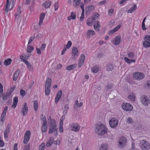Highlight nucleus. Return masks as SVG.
<instances>
[{"mask_svg":"<svg viewBox=\"0 0 150 150\" xmlns=\"http://www.w3.org/2000/svg\"><path fill=\"white\" fill-rule=\"evenodd\" d=\"M54 139L52 137L50 138L49 140H48L46 144V146L47 147L50 146L54 142Z\"/></svg>","mask_w":150,"mask_h":150,"instance_id":"aec40b11","label":"nucleus"},{"mask_svg":"<svg viewBox=\"0 0 150 150\" xmlns=\"http://www.w3.org/2000/svg\"><path fill=\"white\" fill-rule=\"evenodd\" d=\"M20 93L21 96L23 97L25 96L26 94V93L25 91L23 90V89H21V90Z\"/></svg>","mask_w":150,"mask_h":150,"instance_id":"3c124183","label":"nucleus"},{"mask_svg":"<svg viewBox=\"0 0 150 150\" xmlns=\"http://www.w3.org/2000/svg\"><path fill=\"white\" fill-rule=\"evenodd\" d=\"M58 2H56L55 3L54 7V10L55 11L57 10L58 8Z\"/></svg>","mask_w":150,"mask_h":150,"instance_id":"bf43d9fd","label":"nucleus"},{"mask_svg":"<svg viewBox=\"0 0 150 150\" xmlns=\"http://www.w3.org/2000/svg\"><path fill=\"white\" fill-rule=\"evenodd\" d=\"M20 58L21 59L22 61L25 63V61H27L25 59V57L23 56H20Z\"/></svg>","mask_w":150,"mask_h":150,"instance_id":"0e129e2a","label":"nucleus"},{"mask_svg":"<svg viewBox=\"0 0 150 150\" xmlns=\"http://www.w3.org/2000/svg\"><path fill=\"white\" fill-rule=\"evenodd\" d=\"M120 36H117L115 38V42L113 43L115 45H118L120 41Z\"/></svg>","mask_w":150,"mask_h":150,"instance_id":"5701e85b","label":"nucleus"},{"mask_svg":"<svg viewBox=\"0 0 150 150\" xmlns=\"http://www.w3.org/2000/svg\"><path fill=\"white\" fill-rule=\"evenodd\" d=\"M45 13H42L40 16V21L38 23V25H40L42 23L43 20L45 16Z\"/></svg>","mask_w":150,"mask_h":150,"instance_id":"a211bd4d","label":"nucleus"},{"mask_svg":"<svg viewBox=\"0 0 150 150\" xmlns=\"http://www.w3.org/2000/svg\"><path fill=\"white\" fill-rule=\"evenodd\" d=\"M127 122L128 123H131L133 122L132 120L131 117L128 118L127 120Z\"/></svg>","mask_w":150,"mask_h":150,"instance_id":"4d7b16f0","label":"nucleus"},{"mask_svg":"<svg viewBox=\"0 0 150 150\" xmlns=\"http://www.w3.org/2000/svg\"><path fill=\"white\" fill-rule=\"evenodd\" d=\"M72 54L74 56L78 55V50L76 47H74L72 48Z\"/></svg>","mask_w":150,"mask_h":150,"instance_id":"b1692460","label":"nucleus"},{"mask_svg":"<svg viewBox=\"0 0 150 150\" xmlns=\"http://www.w3.org/2000/svg\"><path fill=\"white\" fill-rule=\"evenodd\" d=\"M30 135V132L28 130L26 131L25 134L23 143L24 144H26L28 142Z\"/></svg>","mask_w":150,"mask_h":150,"instance_id":"9d476101","label":"nucleus"},{"mask_svg":"<svg viewBox=\"0 0 150 150\" xmlns=\"http://www.w3.org/2000/svg\"><path fill=\"white\" fill-rule=\"evenodd\" d=\"M20 71V70L18 69L15 73L13 77V81H16L17 80V79L19 74Z\"/></svg>","mask_w":150,"mask_h":150,"instance_id":"393cba45","label":"nucleus"},{"mask_svg":"<svg viewBox=\"0 0 150 150\" xmlns=\"http://www.w3.org/2000/svg\"><path fill=\"white\" fill-rule=\"evenodd\" d=\"M142 103L145 106L147 105L150 103V100L147 96H144L141 99Z\"/></svg>","mask_w":150,"mask_h":150,"instance_id":"9b49d317","label":"nucleus"},{"mask_svg":"<svg viewBox=\"0 0 150 150\" xmlns=\"http://www.w3.org/2000/svg\"><path fill=\"white\" fill-rule=\"evenodd\" d=\"M127 139L124 137H122L120 138L119 141L118 146L121 149L123 148L127 144Z\"/></svg>","mask_w":150,"mask_h":150,"instance_id":"39448f33","label":"nucleus"},{"mask_svg":"<svg viewBox=\"0 0 150 150\" xmlns=\"http://www.w3.org/2000/svg\"><path fill=\"white\" fill-rule=\"evenodd\" d=\"M72 45V42L71 41H69L68 42L67 44L66 45V48L69 49L70 48Z\"/></svg>","mask_w":150,"mask_h":150,"instance_id":"de8ad7c7","label":"nucleus"},{"mask_svg":"<svg viewBox=\"0 0 150 150\" xmlns=\"http://www.w3.org/2000/svg\"><path fill=\"white\" fill-rule=\"evenodd\" d=\"M94 29L96 31H98L99 29L101 28V26L100 25V23L98 21H97L96 25L94 24Z\"/></svg>","mask_w":150,"mask_h":150,"instance_id":"bb28decb","label":"nucleus"},{"mask_svg":"<svg viewBox=\"0 0 150 150\" xmlns=\"http://www.w3.org/2000/svg\"><path fill=\"white\" fill-rule=\"evenodd\" d=\"M35 38V35H34L33 37H31L28 41V45H29L30 43L33 41V40Z\"/></svg>","mask_w":150,"mask_h":150,"instance_id":"6e6d98bb","label":"nucleus"},{"mask_svg":"<svg viewBox=\"0 0 150 150\" xmlns=\"http://www.w3.org/2000/svg\"><path fill=\"white\" fill-rule=\"evenodd\" d=\"M38 102L37 100H35L34 102L33 107L35 111H37L38 108Z\"/></svg>","mask_w":150,"mask_h":150,"instance_id":"e433bc0d","label":"nucleus"},{"mask_svg":"<svg viewBox=\"0 0 150 150\" xmlns=\"http://www.w3.org/2000/svg\"><path fill=\"white\" fill-rule=\"evenodd\" d=\"M18 97L16 96L13 98V102L11 107L13 108H15L16 107L17 104L18 102Z\"/></svg>","mask_w":150,"mask_h":150,"instance_id":"6ab92c4d","label":"nucleus"},{"mask_svg":"<svg viewBox=\"0 0 150 150\" xmlns=\"http://www.w3.org/2000/svg\"><path fill=\"white\" fill-rule=\"evenodd\" d=\"M133 76L134 79L139 80L143 79L144 77V75L141 72H136L133 74Z\"/></svg>","mask_w":150,"mask_h":150,"instance_id":"20e7f679","label":"nucleus"},{"mask_svg":"<svg viewBox=\"0 0 150 150\" xmlns=\"http://www.w3.org/2000/svg\"><path fill=\"white\" fill-rule=\"evenodd\" d=\"M114 23V21L113 20H111L109 23V26L110 27H111Z\"/></svg>","mask_w":150,"mask_h":150,"instance_id":"13d9d810","label":"nucleus"},{"mask_svg":"<svg viewBox=\"0 0 150 150\" xmlns=\"http://www.w3.org/2000/svg\"><path fill=\"white\" fill-rule=\"evenodd\" d=\"M10 95V94L7 92L6 93H4L2 96L3 100H7Z\"/></svg>","mask_w":150,"mask_h":150,"instance_id":"c756f323","label":"nucleus"},{"mask_svg":"<svg viewBox=\"0 0 150 150\" xmlns=\"http://www.w3.org/2000/svg\"><path fill=\"white\" fill-rule=\"evenodd\" d=\"M33 49L34 48L33 46H29L27 48V51L28 53H30Z\"/></svg>","mask_w":150,"mask_h":150,"instance_id":"79ce46f5","label":"nucleus"},{"mask_svg":"<svg viewBox=\"0 0 150 150\" xmlns=\"http://www.w3.org/2000/svg\"><path fill=\"white\" fill-rule=\"evenodd\" d=\"M95 132L98 135H103L107 132V129L103 124L97 125L96 127Z\"/></svg>","mask_w":150,"mask_h":150,"instance_id":"f257e3e1","label":"nucleus"},{"mask_svg":"<svg viewBox=\"0 0 150 150\" xmlns=\"http://www.w3.org/2000/svg\"><path fill=\"white\" fill-rule=\"evenodd\" d=\"M64 108L65 110L64 111L63 113H66L67 112V110L69 108V107L68 105H65L64 107Z\"/></svg>","mask_w":150,"mask_h":150,"instance_id":"603ef678","label":"nucleus"},{"mask_svg":"<svg viewBox=\"0 0 150 150\" xmlns=\"http://www.w3.org/2000/svg\"><path fill=\"white\" fill-rule=\"evenodd\" d=\"M9 0H7L6 8L5 10V13L7 14L8 11H10L13 7V0L11 1L10 3L9 4Z\"/></svg>","mask_w":150,"mask_h":150,"instance_id":"6e6552de","label":"nucleus"},{"mask_svg":"<svg viewBox=\"0 0 150 150\" xmlns=\"http://www.w3.org/2000/svg\"><path fill=\"white\" fill-rule=\"evenodd\" d=\"M71 130L76 132L79 131L80 129V126L77 124H73L71 126Z\"/></svg>","mask_w":150,"mask_h":150,"instance_id":"2eb2a0df","label":"nucleus"},{"mask_svg":"<svg viewBox=\"0 0 150 150\" xmlns=\"http://www.w3.org/2000/svg\"><path fill=\"white\" fill-rule=\"evenodd\" d=\"M134 56V53L132 52H130L128 55V57L129 58H132Z\"/></svg>","mask_w":150,"mask_h":150,"instance_id":"864d4df0","label":"nucleus"},{"mask_svg":"<svg viewBox=\"0 0 150 150\" xmlns=\"http://www.w3.org/2000/svg\"><path fill=\"white\" fill-rule=\"evenodd\" d=\"M114 11V10L112 9H111L109 10L108 11L109 15L110 16H111L112 15V13Z\"/></svg>","mask_w":150,"mask_h":150,"instance_id":"680f3d73","label":"nucleus"},{"mask_svg":"<svg viewBox=\"0 0 150 150\" xmlns=\"http://www.w3.org/2000/svg\"><path fill=\"white\" fill-rule=\"evenodd\" d=\"M140 144V146L142 150H148L150 146L149 143L144 140L141 141Z\"/></svg>","mask_w":150,"mask_h":150,"instance_id":"423d86ee","label":"nucleus"},{"mask_svg":"<svg viewBox=\"0 0 150 150\" xmlns=\"http://www.w3.org/2000/svg\"><path fill=\"white\" fill-rule=\"evenodd\" d=\"M62 90H59L55 98V102L58 101L62 96Z\"/></svg>","mask_w":150,"mask_h":150,"instance_id":"4be33fe9","label":"nucleus"},{"mask_svg":"<svg viewBox=\"0 0 150 150\" xmlns=\"http://www.w3.org/2000/svg\"><path fill=\"white\" fill-rule=\"evenodd\" d=\"M46 46V44H43L42 45L40 49L41 50H44L45 47Z\"/></svg>","mask_w":150,"mask_h":150,"instance_id":"5fc2aeb1","label":"nucleus"},{"mask_svg":"<svg viewBox=\"0 0 150 150\" xmlns=\"http://www.w3.org/2000/svg\"><path fill=\"white\" fill-rule=\"evenodd\" d=\"M144 40L148 42H150V35H146L144 38Z\"/></svg>","mask_w":150,"mask_h":150,"instance_id":"09e8293b","label":"nucleus"},{"mask_svg":"<svg viewBox=\"0 0 150 150\" xmlns=\"http://www.w3.org/2000/svg\"><path fill=\"white\" fill-rule=\"evenodd\" d=\"M15 88V87L13 86V87H12L11 88V89H8L7 91V92H8L9 94H10L11 95V93L13 92V91L14 90Z\"/></svg>","mask_w":150,"mask_h":150,"instance_id":"8fccbe9b","label":"nucleus"},{"mask_svg":"<svg viewBox=\"0 0 150 150\" xmlns=\"http://www.w3.org/2000/svg\"><path fill=\"white\" fill-rule=\"evenodd\" d=\"M75 103L74 105L75 108L80 107L83 104L82 102H81L79 103L78 101L77 100L75 101Z\"/></svg>","mask_w":150,"mask_h":150,"instance_id":"f704fd0d","label":"nucleus"},{"mask_svg":"<svg viewBox=\"0 0 150 150\" xmlns=\"http://www.w3.org/2000/svg\"><path fill=\"white\" fill-rule=\"evenodd\" d=\"M3 93V87L1 84L0 83V94L2 95Z\"/></svg>","mask_w":150,"mask_h":150,"instance_id":"052dcab7","label":"nucleus"},{"mask_svg":"<svg viewBox=\"0 0 150 150\" xmlns=\"http://www.w3.org/2000/svg\"><path fill=\"white\" fill-rule=\"evenodd\" d=\"M95 20V18L93 17L88 18L86 22V24L88 26H91L92 25V23Z\"/></svg>","mask_w":150,"mask_h":150,"instance_id":"f3484780","label":"nucleus"},{"mask_svg":"<svg viewBox=\"0 0 150 150\" xmlns=\"http://www.w3.org/2000/svg\"><path fill=\"white\" fill-rule=\"evenodd\" d=\"M137 8V6L134 4L133 7H132L128 10V13H133L136 9Z\"/></svg>","mask_w":150,"mask_h":150,"instance_id":"a878e982","label":"nucleus"},{"mask_svg":"<svg viewBox=\"0 0 150 150\" xmlns=\"http://www.w3.org/2000/svg\"><path fill=\"white\" fill-rule=\"evenodd\" d=\"M143 45L144 47L147 48L150 47V42L146 41H145L143 42Z\"/></svg>","mask_w":150,"mask_h":150,"instance_id":"ea45409f","label":"nucleus"},{"mask_svg":"<svg viewBox=\"0 0 150 150\" xmlns=\"http://www.w3.org/2000/svg\"><path fill=\"white\" fill-rule=\"evenodd\" d=\"M85 57L84 54H81V56L79 60V61L84 62L85 60Z\"/></svg>","mask_w":150,"mask_h":150,"instance_id":"a18cd8bd","label":"nucleus"},{"mask_svg":"<svg viewBox=\"0 0 150 150\" xmlns=\"http://www.w3.org/2000/svg\"><path fill=\"white\" fill-rule=\"evenodd\" d=\"M109 123L110 126L112 128L116 127L118 123V120L115 118H112L109 121Z\"/></svg>","mask_w":150,"mask_h":150,"instance_id":"1a4fd4ad","label":"nucleus"},{"mask_svg":"<svg viewBox=\"0 0 150 150\" xmlns=\"http://www.w3.org/2000/svg\"><path fill=\"white\" fill-rule=\"evenodd\" d=\"M42 119L43 120V123H47V119L45 116L43 115H42L41 117V120H42Z\"/></svg>","mask_w":150,"mask_h":150,"instance_id":"49530a36","label":"nucleus"},{"mask_svg":"<svg viewBox=\"0 0 150 150\" xmlns=\"http://www.w3.org/2000/svg\"><path fill=\"white\" fill-rule=\"evenodd\" d=\"M58 128H57V124L54 119L51 120V123L49 128L48 133L51 134L52 132H55L54 135L57 136L58 134Z\"/></svg>","mask_w":150,"mask_h":150,"instance_id":"f03ea898","label":"nucleus"},{"mask_svg":"<svg viewBox=\"0 0 150 150\" xmlns=\"http://www.w3.org/2000/svg\"><path fill=\"white\" fill-rule=\"evenodd\" d=\"M21 7L19 6L17 9V11L16 13L15 14V16L16 18H18L19 16V15L21 13Z\"/></svg>","mask_w":150,"mask_h":150,"instance_id":"2f4dec72","label":"nucleus"},{"mask_svg":"<svg viewBox=\"0 0 150 150\" xmlns=\"http://www.w3.org/2000/svg\"><path fill=\"white\" fill-rule=\"evenodd\" d=\"M52 2L50 1L45 2L43 4V6L46 8H49L51 5Z\"/></svg>","mask_w":150,"mask_h":150,"instance_id":"c85d7f7f","label":"nucleus"},{"mask_svg":"<svg viewBox=\"0 0 150 150\" xmlns=\"http://www.w3.org/2000/svg\"><path fill=\"white\" fill-rule=\"evenodd\" d=\"M95 34V31L91 30H88L87 33V36L88 38H89L91 36V35H93Z\"/></svg>","mask_w":150,"mask_h":150,"instance_id":"412c9836","label":"nucleus"},{"mask_svg":"<svg viewBox=\"0 0 150 150\" xmlns=\"http://www.w3.org/2000/svg\"><path fill=\"white\" fill-rule=\"evenodd\" d=\"M121 25H119L117 26L115 28L113 29L115 32L117 31L121 27Z\"/></svg>","mask_w":150,"mask_h":150,"instance_id":"69168bd1","label":"nucleus"},{"mask_svg":"<svg viewBox=\"0 0 150 150\" xmlns=\"http://www.w3.org/2000/svg\"><path fill=\"white\" fill-rule=\"evenodd\" d=\"M77 65L76 64H74L69 66H68L66 67V70H71L74 68H75L76 67Z\"/></svg>","mask_w":150,"mask_h":150,"instance_id":"7c9ffc66","label":"nucleus"},{"mask_svg":"<svg viewBox=\"0 0 150 150\" xmlns=\"http://www.w3.org/2000/svg\"><path fill=\"white\" fill-rule=\"evenodd\" d=\"M76 18V14L74 13L73 12L71 13V15L68 17V19L69 21L71 20V19L75 20Z\"/></svg>","mask_w":150,"mask_h":150,"instance_id":"473e14b6","label":"nucleus"},{"mask_svg":"<svg viewBox=\"0 0 150 150\" xmlns=\"http://www.w3.org/2000/svg\"><path fill=\"white\" fill-rule=\"evenodd\" d=\"M51 82L52 79L50 78H48L46 81L45 92L47 96L49 95L50 93Z\"/></svg>","mask_w":150,"mask_h":150,"instance_id":"7ed1b4c3","label":"nucleus"},{"mask_svg":"<svg viewBox=\"0 0 150 150\" xmlns=\"http://www.w3.org/2000/svg\"><path fill=\"white\" fill-rule=\"evenodd\" d=\"M108 147L106 144H101L100 150H107Z\"/></svg>","mask_w":150,"mask_h":150,"instance_id":"4c0bfd02","label":"nucleus"},{"mask_svg":"<svg viewBox=\"0 0 150 150\" xmlns=\"http://www.w3.org/2000/svg\"><path fill=\"white\" fill-rule=\"evenodd\" d=\"M25 63L27 66L28 68L30 71H33V66L28 61H25Z\"/></svg>","mask_w":150,"mask_h":150,"instance_id":"cd10ccee","label":"nucleus"},{"mask_svg":"<svg viewBox=\"0 0 150 150\" xmlns=\"http://www.w3.org/2000/svg\"><path fill=\"white\" fill-rule=\"evenodd\" d=\"M4 145V143L2 140H0V147H3Z\"/></svg>","mask_w":150,"mask_h":150,"instance_id":"774afa93","label":"nucleus"},{"mask_svg":"<svg viewBox=\"0 0 150 150\" xmlns=\"http://www.w3.org/2000/svg\"><path fill=\"white\" fill-rule=\"evenodd\" d=\"M47 123H43L42 127V130L43 132H45L47 129Z\"/></svg>","mask_w":150,"mask_h":150,"instance_id":"c9c22d12","label":"nucleus"},{"mask_svg":"<svg viewBox=\"0 0 150 150\" xmlns=\"http://www.w3.org/2000/svg\"><path fill=\"white\" fill-rule=\"evenodd\" d=\"M114 68L113 65L111 64H109L107 67V70L108 71H111Z\"/></svg>","mask_w":150,"mask_h":150,"instance_id":"a19ab883","label":"nucleus"},{"mask_svg":"<svg viewBox=\"0 0 150 150\" xmlns=\"http://www.w3.org/2000/svg\"><path fill=\"white\" fill-rule=\"evenodd\" d=\"M28 108L26 103H24V105L23 106L22 109L21 110V112L23 114V116L25 115L28 112Z\"/></svg>","mask_w":150,"mask_h":150,"instance_id":"4468645a","label":"nucleus"},{"mask_svg":"<svg viewBox=\"0 0 150 150\" xmlns=\"http://www.w3.org/2000/svg\"><path fill=\"white\" fill-rule=\"evenodd\" d=\"M45 147V144L44 143H42L39 146V150H44Z\"/></svg>","mask_w":150,"mask_h":150,"instance_id":"37998d69","label":"nucleus"},{"mask_svg":"<svg viewBox=\"0 0 150 150\" xmlns=\"http://www.w3.org/2000/svg\"><path fill=\"white\" fill-rule=\"evenodd\" d=\"M128 99H130L131 101H133L135 100V96L134 94L132 93L130 94L129 96Z\"/></svg>","mask_w":150,"mask_h":150,"instance_id":"58836bf2","label":"nucleus"},{"mask_svg":"<svg viewBox=\"0 0 150 150\" xmlns=\"http://www.w3.org/2000/svg\"><path fill=\"white\" fill-rule=\"evenodd\" d=\"M11 127V123H8L7 125L6 129L4 132V136L5 138H7L8 137V134L10 133V129Z\"/></svg>","mask_w":150,"mask_h":150,"instance_id":"ddd939ff","label":"nucleus"},{"mask_svg":"<svg viewBox=\"0 0 150 150\" xmlns=\"http://www.w3.org/2000/svg\"><path fill=\"white\" fill-rule=\"evenodd\" d=\"M8 107L6 106L4 109V110L2 113L1 116L0 121L1 122H3L5 120V115L6 112V111L8 110Z\"/></svg>","mask_w":150,"mask_h":150,"instance_id":"f8f14e48","label":"nucleus"},{"mask_svg":"<svg viewBox=\"0 0 150 150\" xmlns=\"http://www.w3.org/2000/svg\"><path fill=\"white\" fill-rule=\"evenodd\" d=\"M98 69L96 66L94 67L92 69V71L94 73H96L98 71Z\"/></svg>","mask_w":150,"mask_h":150,"instance_id":"c03bdc74","label":"nucleus"},{"mask_svg":"<svg viewBox=\"0 0 150 150\" xmlns=\"http://www.w3.org/2000/svg\"><path fill=\"white\" fill-rule=\"evenodd\" d=\"M12 62V59H7L5 60L4 64V65L7 66L8 65L11 64Z\"/></svg>","mask_w":150,"mask_h":150,"instance_id":"72a5a7b5","label":"nucleus"},{"mask_svg":"<svg viewBox=\"0 0 150 150\" xmlns=\"http://www.w3.org/2000/svg\"><path fill=\"white\" fill-rule=\"evenodd\" d=\"M123 109L126 111H130L133 109V107L129 103H123L122 105Z\"/></svg>","mask_w":150,"mask_h":150,"instance_id":"0eeeda50","label":"nucleus"},{"mask_svg":"<svg viewBox=\"0 0 150 150\" xmlns=\"http://www.w3.org/2000/svg\"><path fill=\"white\" fill-rule=\"evenodd\" d=\"M94 8V6L93 5H89L87 6L85 9L86 13H89Z\"/></svg>","mask_w":150,"mask_h":150,"instance_id":"dca6fc26","label":"nucleus"},{"mask_svg":"<svg viewBox=\"0 0 150 150\" xmlns=\"http://www.w3.org/2000/svg\"><path fill=\"white\" fill-rule=\"evenodd\" d=\"M74 1L75 3L76 6L79 5V1L81 0H74Z\"/></svg>","mask_w":150,"mask_h":150,"instance_id":"338daca9","label":"nucleus"},{"mask_svg":"<svg viewBox=\"0 0 150 150\" xmlns=\"http://www.w3.org/2000/svg\"><path fill=\"white\" fill-rule=\"evenodd\" d=\"M124 60L127 63L129 64L130 63L131 59H129L126 57H125L124 58Z\"/></svg>","mask_w":150,"mask_h":150,"instance_id":"e2e57ef3","label":"nucleus"}]
</instances>
